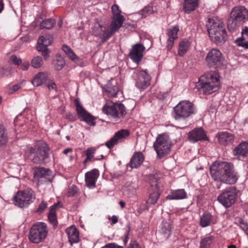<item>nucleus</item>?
Wrapping results in <instances>:
<instances>
[{"label":"nucleus","mask_w":248,"mask_h":248,"mask_svg":"<svg viewBox=\"0 0 248 248\" xmlns=\"http://www.w3.org/2000/svg\"><path fill=\"white\" fill-rule=\"evenodd\" d=\"M48 232L47 226L44 222H37L30 229L29 239L33 243H39L46 238Z\"/></svg>","instance_id":"0eeeda50"},{"label":"nucleus","mask_w":248,"mask_h":248,"mask_svg":"<svg viewBox=\"0 0 248 248\" xmlns=\"http://www.w3.org/2000/svg\"><path fill=\"white\" fill-rule=\"evenodd\" d=\"M9 61L16 65H19L22 62L21 60L18 58L16 55H12L10 58Z\"/></svg>","instance_id":"de8ad7c7"},{"label":"nucleus","mask_w":248,"mask_h":248,"mask_svg":"<svg viewBox=\"0 0 248 248\" xmlns=\"http://www.w3.org/2000/svg\"><path fill=\"white\" fill-rule=\"evenodd\" d=\"M77 192V187L75 186H71L68 191L69 196H73Z\"/></svg>","instance_id":"603ef678"},{"label":"nucleus","mask_w":248,"mask_h":248,"mask_svg":"<svg viewBox=\"0 0 248 248\" xmlns=\"http://www.w3.org/2000/svg\"><path fill=\"white\" fill-rule=\"evenodd\" d=\"M248 154V142L243 141L235 147L233 150V155L238 157L245 156Z\"/></svg>","instance_id":"393cba45"},{"label":"nucleus","mask_w":248,"mask_h":248,"mask_svg":"<svg viewBox=\"0 0 248 248\" xmlns=\"http://www.w3.org/2000/svg\"><path fill=\"white\" fill-rule=\"evenodd\" d=\"M240 227L245 232L248 229V225L245 222H241Z\"/></svg>","instance_id":"e2e57ef3"},{"label":"nucleus","mask_w":248,"mask_h":248,"mask_svg":"<svg viewBox=\"0 0 248 248\" xmlns=\"http://www.w3.org/2000/svg\"><path fill=\"white\" fill-rule=\"evenodd\" d=\"M67 56L69 59L76 62H77L79 60L78 57L73 50H71L68 54H67Z\"/></svg>","instance_id":"8fccbe9b"},{"label":"nucleus","mask_w":248,"mask_h":248,"mask_svg":"<svg viewBox=\"0 0 248 248\" xmlns=\"http://www.w3.org/2000/svg\"><path fill=\"white\" fill-rule=\"evenodd\" d=\"M210 174L215 181L228 184H234L238 179L233 165L227 162L216 161L210 167Z\"/></svg>","instance_id":"f257e3e1"},{"label":"nucleus","mask_w":248,"mask_h":248,"mask_svg":"<svg viewBox=\"0 0 248 248\" xmlns=\"http://www.w3.org/2000/svg\"><path fill=\"white\" fill-rule=\"evenodd\" d=\"M95 149L94 148L91 147L89 148L86 151V155L87 156L86 159L83 161L84 165L89 161H91L93 156V155L95 153Z\"/></svg>","instance_id":"a18cd8bd"},{"label":"nucleus","mask_w":248,"mask_h":248,"mask_svg":"<svg viewBox=\"0 0 248 248\" xmlns=\"http://www.w3.org/2000/svg\"><path fill=\"white\" fill-rule=\"evenodd\" d=\"M174 118L176 120H184L195 113L193 104L189 101H183L174 108Z\"/></svg>","instance_id":"6e6552de"},{"label":"nucleus","mask_w":248,"mask_h":248,"mask_svg":"<svg viewBox=\"0 0 248 248\" xmlns=\"http://www.w3.org/2000/svg\"><path fill=\"white\" fill-rule=\"evenodd\" d=\"M53 38L51 35L48 34L41 36L38 39V43L43 44L45 45H50L53 42Z\"/></svg>","instance_id":"ea45409f"},{"label":"nucleus","mask_w":248,"mask_h":248,"mask_svg":"<svg viewBox=\"0 0 248 248\" xmlns=\"http://www.w3.org/2000/svg\"><path fill=\"white\" fill-rule=\"evenodd\" d=\"M138 187L136 183L128 182L124 188V194L128 197H131L136 194Z\"/></svg>","instance_id":"7c9ffc66"},{"label":"nucleus","mask_w":248,"mask_h":248,"mask_svg":"<svg viewBox=\"0 0 248 248\" xmlns=\"http://www.w3.org/2000/svg\"><path fill=\"white\" fill-rule=\"evenodd\" d=\"M73 151V149L72 148H67L66 149H64L62 153L65 154V155H66L68 153H70V152H72Z\"/></svg>","instance_id":"69168bd1"},{"label":"nucleus","mask_w":248,"mask_h":248,"mask_svg":"<svg viewBox=\"0 0 248 248\" xmlns=\"http://www.w3.org/2000/svg\"><path fill=\"white\" fill-rule=\"evenodd\" d=\"M145 47L142 45L140 44L134 45L129 53V57L133 62L138 63L142 58V53Z\"/></svg>","instance_id":"6ab92c4d"},{"label":"nucleus","mask_w":248,"mask_h":248,"mask_svg":"<svg viewBox=\"0 0 248 248\" xmlns=\"http://www.w3.org/2000/svg\"><path fill=\"white\" fill-rule=\"evenodd\" d=\"M172 226L170 222L163 221L161 225V232L165 238H168L171 234Z\"/></svg>","instance_id":"c9c22d12"},{"label":"nucleus","mask_w":248,"mask_h":248,"mask_svg":"<svg viewBox=\"0 0 248 248\" xmlns=\"http://www.w3.org/2000/svg\"><path fill=\"white\" fill-rule=\"evenodd\" d=\"M179 29L178 26H175L173 28L168 30L167 36L168 39L167 42V48L170 50L172 47L174 41L178 38V32Z\"/></svg>","instance_id":"412c9836"},{"label":"nucleus","mask_w":248,"mask_h":248,"mask_svg":"<svg viewBox=\"0 0 248 248\" xmlns=\"http://www.w3.org/2000/svg\"><path fill=\"white\" fill-rule=\"evenodd\" d=\"M154 12L153 8L152 6L148 5L145 6L141 11L139 12V14L142 17H145Z\"/></svg>","instance_id":"c03bdc74"},{"label":"nucleus","mask_w":248,"mask_h":248,"mask_svg":"<svg viewBox=\"0 0 248 248\" xmlns=\"http://www.w3.org/2000/svg\"><path fill=\"white\" fill-rule=\"evenodd\" d=\"M117 31L111 24L109 26H102L98 22L94 24L92 30L93 34L100 37L102 43L108 40Z\"/></svg>","instance_id":"f8f14e48"},{"label":"nucleus","mask_w":248,"mask_h":248,"mask_svg":"<svg viewBox=\"0 0 248 248\" xmlns=\"http://www.w3.org/2000/svg\"><path fill=\"white\" fill-rule=\"evenodd\" d=\"M128 248H141L138 243L135 241H131Z\"/></svg>","instance_id":"6e6d98bb"},{"label":"nucleus","mask_w":248,"mask_h":248,"mask_svg":"<svg viewBox=\"0 0 248 248\" xmlns=\"http://www.w3.org/2000/svg\"><path fill=\"white\" fill-rule=\"evenodd\" d=\"M12 71V68L11 67H7L6 69L3 70V74L5 76H8L10 72Z\"/></svg>","instance_id":"680f3d73"},{"label":"nucleus","mask_w":248,"mask_h":248,"mask_svg":"<svg viewBox=\"0 0 248 248\" xmlns=\"http://www.w3.org/2000/svg\"><path fill=\"white\" fill-rule=\"evenodd\" d=\"M65 64V62L63 58L61 56H57L55 62V69L56 70H60L64 67Z\"/></svg>","instance_id":"79ce46f5"},{"label":"nucleus","mask_w":248,"mask_h":248,"mask_svg":"<svg viewBox=\"0 0 248 248\" xmlns=\"http://www.w3.org/2000/svg\"><path fill=\"white\" fill-rule=\"evenodd\" d=\"M241 34L242 38L237 39L235 42L238 46L248 49V27H246Z\"/></svg>","instance_id":"c85d7f7f"},{"label":"nucleus","mask_w":248,"mask_h":248,"mask_svg":"<svg viewBox=\"0 0 248 248\" xmlns=\"http://www.w3.org/2000/svg\"><path fill=\"white\" fill-rule=\"evenodd\" d=\"M129 131L127 129H122L117 132L110 140L106 143V146L111 149L115 145L123 140L126 139L129 135Z\"/></svg>","instance_id":"dca6fc26"},{"label":"nucleus","mask_w":248,"mask_h":248,"mask_svg":"<svg viewBox=\"0 0 248 248\" xmlns=\"http://www.w3.org/2000/svg\"><path fill=\"white\" fill-rule=\"evenodd\" d=\"M248 16V11L244 6L233 8L231 12L230 17L227 22V27L230 31H233L240 27Z\"/></svg>","instance_id":"20e7f679"},{"label":"nucleus","mask_w":248,"mask_h":248,"mask_svg":"<svg viewBox=\"0 0 248 248\" xmlns=\"http://www.w3.org/2000/svg\"><path fill=\"white\" fill-rule=\"evenodd\" d=\"M186 197V193L184 189H180L172 191L171 194L167 197V199L170 200L184 199Z\"/></svg>","instance_id":"72a5a7b5"},{"label":"nucleus","mask_w":248,"mask_h":248,"mask_svg":"<svg viewBox=\"0 0 248 248\" xmlns=\"http://www.w3.org/2000/svg\"><path fill=\"white\" fill-rule=\"evenodd\" d=\"M212 216L209 213H204L201 217L200 224L202 227L209 226L211 221Z\"/></svg>","instance_id":"4c0bfd02"},{"label":"nucleus","mask_w":248,"mask_h":248,"mask_svg":"<svg viewBox=\"0 0 248 248\" xmlns=\"http://www.w3.org/2000/svg\"><path fill=\"white\" fill-rule=\"evenodd\" d=\"M51 175V171L44 168H36L34 172V178L37 180L40 178L47 179Z\"/></svg>","instance_id":"cd10ccee"},{"label":"nucleus","mask_w":248,"mask_h":248,"mask_svg":"<svg viewBox=\"0 0 248 248\" xmlns=\"http://www.w3.org/2000/svg\"><path fill=\"white\" fill-rule=\"evenodd\" d=\"M191 42L188 39H183L179 44L178 54L180 56H184L189 50Z\"/></svg>","instance_id":"c756f323"},{"label":"nucleus","mask_w":248,"mask_h":248,"mask_svg":"<svg viewBox=\"0 0 248 248\" xmlns=\"http://www.w3.org/2000/svg\"><path fill=\"white\" fill-rule=\"evenodd\" d=\"M119 204L120 205V206H121L122 208H124V206H125V202L122 201H121L120 202H119Z\"/></svg>","instance_id":"774afa93"},{"label":"nucleus","mask_w":248,"mask_h":248,"mask_svg":"<svg viewBox=\"0 0 248 248\" xmlns=\"http://www.w3.org/2000/svg\"><path fill=\"white\" fill-rule=\"evenodd\" d=\"M47 204L46 202L44 201H42L39 204L38 208L37 209V212L41 213L44 211V210L46 208Z\"/></svg>","instance_id":"3c124183"},{"label":"nucleus","mask_w":248,"mask_h":248,"mask_svg":"<svg viewBox=\"0 0 248 248\" xmlns=\"http://www.w3.org/2000/svg\"><path fill=\"white\" fill-rule=\"evenodd\" d=\"M199 0H185L183 10L186 13H190L194 11L198 5Z\"/></svg>","instance_id":"2f4dec72"},{"label":"nucleus","mask_w":248,"mask_h":248,"mask_svg":"<svg viewBox=\"0 0 248 248\" xmlns=\"http://www.w3.org/2000/svg\"><path fill=\"white\" fill-rule=\"evenodd\" d=\"M99 175V171L96 169H93L86 172L85 175L86 185L89 188L95 187L96 182Z\"/></svg>","instance_id":"aec40b11"},{"label":"nucleus","mask_w":248,"mask_h":248,"mask_svg":"<svg viewBox=\"0 0 248 248\" xmlns=\"http://www.w3.org/2000/svg\"><path fill=\"white\" fill-rule=\"evenodd\" d=\"M69 242L71 245L78 242L79 240V232L74 226H71L66 230Z\"/></svg>","instance_id":"5701e85b"},{"label":"nucleus","mask_w":248,"mask_h":248,"mask_svg":"<svg viewBox=\"0 0 248 248\" xmlns=\"http://www.w3.org/2000/svg\"><path fill=\"white\" fill-rule=\"evenodd\" d=\"M237 196V194L235 187L229 186L219 194L217 200L224 207L228 208L235 203Z\"/></svg>","instance_id":"1a4fd4ad"},{"label":"nucleus","mask_w":248,"mask_h":248,"mask_svg":"<svg viewBox=\"0 0 248 248\" xmlns=\"http://www.w3.org/2000/svg\"><path fill=\"white\" fill-rule=\"evenodd\" d=\"M65 118L71 122L75 121L77 119L76 116L71 113H66L65 115Z\"/></svg>","instance_id":"864d4df0"},{"label":"nucleus","mask_w":248,"mask_h":248,"mask_svg":"<svg viewBox=\"0 0 248 248\" xmlns=\"http://www.w3.org/2000/svg\"><path fill=\"white\" fill-rule=\"evenodd\" d=\"M4 7L2 0H0V13L2 12Z\"/></svg>","instance_id":"338daca9"},{"label":"nucleus","mask_w":248,"mask_h":248,"mask_svg":"<svg viewBox=\"0 0 248 248\" xmlns=\"http://www.w3.org/2000/svg\"><path fill=\"white\" fill-rule=\"evenodd\" d=\"M196 86L200 92L205 94H209L217 91L220 87L217 73L214 71L205 73L200 77Z\"/></svg>","instance_id":"f03ea898"},{"label":"nucleus","mask_w":248,"mask_h":248,"mask_svg":"<svg viewBox=\"0 0 248 248\" xmlns=\"http://www.w3.org/2000/svg\"><path fill=\"white\" fill-rule=\"evenodd\" d=\"M48 80V75L45 72H39L34 77L32 83L34 86H39L43 84H46Z\"/></svg>","instance_id":"bb28decb"},{"label":"nucleus","mask_w":248,"mask_h":248,"mask_svg":"<svg viewBox=\"0 0 248 248\" xmlns=\"http://www.w3.org/2000/svg\"><path fill=\"white\" fill-rule=\"evenodd\" d=\"M111 11L114 16L111 24L112 26H113L118 30L122 26L124 22V17L120 15L121 11L119 10L117 5H113L111 7Z\"/></svg>","instance_id":"a211bd4d"},{"label":"nucleus","mask_w":248,"mask_h":248,"mask_svg":"<svg viewBox=\"0 0 248 248\" xmlns=\"http://www.w3.org/2000/svg\"><path fill=\"white\" fill-rule=\"evenodd\" d=\"M49 53L50 50L49 49L42 53V55L45 60H47L49 57Z\"/></svg>","instance_id":"bf43d9fd"},{"label":"nucleus","mask_w":248,"mask_h":248,"mask_svg":"<svg viewBox=\"0 0 248 248\" xmlns=\"http://www.w3.org/2000/svg\"><path fill=\"white\" fill-rule=\"evenodd\" d=\"M24 82H25L24 81H22L21 82H20L18 83L17 84L14 85L13 86V92L16 91L18 90V89L21 88L22 87V86H23Z\"/></svg>","instance_id":"5fc2aeb1"},{"label":"nucleus","mask_w":248,"mask_h":248,"mask_svg":"<svg viewBox=\"0 0 248 248\" xmlns=\"http://www.w3.org/2000/svg\"><path fill=\"white\" fill-rule=\"evenodd\" d=\"M62 49L66 53V54H68L71 50H72L67 45H63Z\"/></svg>","instance_id":"052dcab7"},{"label":"nucleus","mask_w":248,"mask_h":248,"mask_svg":"<svg viewBox=\"0 0 248 248\" xmlns=\"http://www.w3.org/2000/svg\"><path fill=\"white\" fill-rule=\"evenodd\" d=\"M9 140L8 132L2 125L0 124V148L5 145Z\"/></svg>","instance_id":"f704fd0d"},{"label":"nucleus","mask_w":248,"mask_h":248,"mask_svg":"<svg viewBox=\"0 0 248 248\" xmlns=\"http://www.w3.org/2000/svg\"><path fill=\"white\" fill-rule=\"evenodd\" d=\"M151 79L146 70H140L137 73L136 86L139 90H144L150 85Z\"/></svg>","instance_id":"ddd939ff"},{"label":"nucleus","mask_w":248,"mask_h":248,"mask_svg":"<svg viewBox=\"0 0 248 248\" xmlns=\"http://www.w3.org/2000/svg\"><path fill=\"white\" fill-rule=\"evenodd\" d=\"M29 157L34 163L41 164L46 162L49 156V148L44 141H39L34 147L28 148Z\"/></svg>","instance_id":"39448f33"},{"label":"nucleus","mask_w":248,"mask_h":248,"mask_svg":"<svg viewBox=\"0 0 248 248\" xmlns=\"http://www.w3.org/2000/svg\"><path fill=\"white\" fill-rule=\"evenodd\" d=\"M214 237L210 235L202 239L200 248H210L213 242Z\"/></svg>","instance_id":"e433bc0d"},{"label":"nucleus","mask_w":248,"mask_h":248,"mask_svg":"<svg viewBox=\"0 0 248 248\" xmlns=\"http://www.w3.org/2000/svg\"><path fill=\"white\" fill-rule=\"evenodd\" d=\"M32 66L34 68H39L41 67L43 64V61L41 56H36L34 57L31 62Z\"/></svg>","instance_id":"37998d69"},{"label":"nucleus","mask_w":248,"mask_h":248,"mask_svg":"<svg viewBox=\"0 0 248 248\" xmlns=\"http://www.w3.org/2000/svg\"><path fill=\"white\" fill-rule=\"evenodd\" d=\"M105 90L109 97H115L119 91L116 80L111 78L109 80L105 87Z\"/></svg>","instance_id":"4be33fe9"},{"label":"nucleus","mask_w":248,"mask_h":248,"mask_svg":"<svg viewBox=\"0 0 248 248\" xmlns=\"http://www.w3.org/2000/svg\"><path fill=\"white\" fill-rule=\"evenodd\" d=\"M157 155L159 158L168 155L171 148L170 140L169 136L165 133L159 135L153 144Z\"/></svg>","instance_id":"423d86ee"},{"label":"nucleus","mask_w":248,"mask_h":248,"mask_svg":"<svg viewBox=\"0 0 248 248\" xmlns=\"http://www.w3.org/2000/svg\"><path fill=\"white\" fill-rule=\"evenodd\" d=\"M159 198V194L158 192L151 193L149 197L146 204L147 206L155 204Z\"/></svg>","instance_id":"a19ab883"},{"label":"nucleus","mask_w":248,"mask_h":248,"mask_svg":"<svg viewBox=\"0 0 248 248\" xmlns=\"http://www.w3.org/2000/svg\"><path fill=\"white\" fill-rule=\"evenodd\" d=\"M111 221L113 224H116L118 222V218L116 216L113 215L112 216L111 218Z\"/></svg>","instance_id":"0e129e2a"},{"label":"nucleus","mask_w":248,"mask_h":248,"mask_svg":"<svg viewBox=\"0 0 248 248\" xmlns=\"http://www.w3.org/2000/svg\"><path fill=\"white\" fill-rule=\"evenodd\" d=\"M45 85L46 87H47V88L50 91L56 92L57 85H56L55 82L53 80H48L47 81L45 84Z\"/></svg>","instance_id":"49530a36"},{"label":"nucleus","mask_w":248,"mask_h":248,"mask_svg":"<svg viewBox=\"0 0 248 248\" xmlns=\"http://www.w3.org/2000/svg\"><path fill=\"white\" fill-rule=\"evenodd\" d=\"M30 66V63L29 62H25L22 63L21 67L23 70H27L28 69Z\"/></svg>","instance_id":"13d9d810"},{"label":"nucleus","mask_w":248,"mask_h":248,"mask_svg":"<svg viewBox=\"0 0 248 248\" xmlns=\"http://www.w3.org/2000/svg\"><path fill=\"white\" fill-rule=\"evenodd\" d=\"M188 139L191 142H196L201 140H208L205 132L202 128H195L188 134Z\"/></svg>","instance_id":"f3484780"},{"label":"nucleus","mask_w":248,"mask_h":248,"mask_svg":"<svg viewBox=\"0 0 248 248\" xmlns=\"http://www.w3.org/2000/svg\"><path fill=\"white\" fill-rule=\"evenodd\" d=\"M222 54L216 48H213L208 52L205 60L207 64L210 67H215L220 64L222 61Z\"/></svg>","instance_id":"4468645a"},{"label":"nucleus","mask_w":248,"mask_h":248,"mask_svg":"<svg viewBox=\"0 0 248 248\" xmlns=\"http://www.w3.org/2000/svg\"><path fill=\"white\" fill-rule=\"evenodd\" d=\"M60 203L58 202L57 204H55L51 206L49 209V212L48 215V219L49 222L54 227H56L58 224V221L56 218L55 208L58 205L61 206Z\"/></svg>","instance_id":"473e14b6"},{"label":"nucleus","mask_w":248,"mask_h":248,"mask_svg":"<svg viewBox=\"0 0 248 248\" xmlns=\"http://www.w3.org/2000/svg\"><path fill=\"white\" fill-rule=\"evenodd\" d=\"M143 155L141 152L136 153L132 156L130 166L131 168H137L140 166L144 160Z\"/></svg>","instance_id":"a878e982"},{"label":"nucleus","mask_w":248,"mask_h":248,"mask_svg":"<svg viewBox=\"0 0 248 248\" xmlns=\"http://www.w3.org/2000/svg\"><path fill=\"white\" fill-rule=\"evenodd\" d=\"M77 114L81 121L85 122L90 126H94L95 118L85 110L82 106L78 103L76 105Z\"/></svg>","instance_id":"2eb2a0df"},{"label":"nucleus","mask_w":248,"mask_h":248,"mask_svg":"<svg viewBox=\"0 0 248 248\" xmlns=\"http://www.w3.org/2000/svg\"><path fill=\"white\" fill-rule=\"evenodd\" d=\"M217 137L219 143L223 145H227L232 143L234 140V136L227 132H219Z\"/></svg>","instance_id":"b1692460"},{"label":"nucleus","mask_w":248,"mask_h":248,"mask_svg":"<svg viewBox=\"0 0 248 248\" xmlns=\"http://www.w3.org/2000/svg\"><path fill=\"white\" fill-rule=\"evenodd\" d=\"M35 198L34 192L31 189L17 192L14 197L16 205L23 208L32 202Z\"/></svg>","instance_id":"9d476101"},{"label":"nucleus","mask_w":248,"mask_h":248,"mask_svg":"<svg viewBox=\"0 0 248 248\" xmlns=\"http://www.w3.org/2000/svg\"><path fill=\"white\" fill-rule=\"evenodd\" d=\"M47 46L48 45H45L43 44L38 43V42L36 48L38 51L42 53L43 52L46 51V50L48 49V48L47 47Z\"/></svg>","instance_id":"09e8293b"},{"label":"nucleus","mask_w":248,"mask_h":248,"mask_svg":"<svg viewBox=\"0 0 248 248\" xmlns=\"http://www.w3.org/2000/svg\"><path fill=\"white\" fill-rule=\"evenodd\" d=\"M206 27L211 39L217 44L225 41L226 32L223 23L214 18H209Z\"/></svg>","instance_id":"7ed1b4c3"},{"label":"nucleus","mask_w":248,"mask_h":248,"mask_svg":"<svg viewBox=\"0 0 248 248\" xmlns=\"http://www.w3.org/2000/svg\"><path fill=\"white\" fill-rule=\"evenodd\" d=\"M102 248H123L122 247L113 244H108Z\"/></svg>","instance_id":"4d7b16f0"},{"label":"nucleus","mask_w":248,"mask_h":248,"mask_svg":"<svg viewBox=\"0 0 248 248\" xmlns=\"http://www.w3.org/2000/svg\"><path fill=\"white\" fill-rule=\"evenodd\" d=\"M56 21L54 19L48 18L42 21L40 24L41 29H50L54 26Z\"/></svg>","instance_id":"58836bf2"},{"label":"nucleus","mask_w":248,"mask_h":248,"mask_svg":"<svg viewBox=\"0 0 248 248\" xmlns=\"http://www.w3.org/2000/svg\"><path fill=\"white\" fill-rule=\"evenodd\" d=\"M103 111L110 115L115 121L123 118L126 113L125 107L121 103L105 105L103 108Z\"/></svg>","instance_id":"9b49d317"}]
</instances>
